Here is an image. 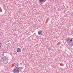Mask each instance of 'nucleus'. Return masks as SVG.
<instances>
[{
    "label": "nucleus",
    "instance_id": "f257e3e1",
    "mask_svg": "<svg viewBox=\"0 0 73 73\" xmlns=\"http://www.w3.org/2000/svg\"><path fill=\"white\" fill-rule=\"evenodd\" d=\"M66 41L68 45L69 46H70L72 47L73 46V38L68 37L66 40Z\"/></svg>",
    "mask_w": 73,
    "mask_h": 73
},
{
    "label": "nucleus",
    "instance_id": "f03ea898",
    "mask_svg": "<svg viewBox=\"0 0 73 73\" xmlns=\"http://www.w3.org/2000/svg\"><path fill=\"white\" fill-rule=\"evenodd\" d=\"M18 68L17 67H15L13 70V72L14 73L16 72L17 73H19V70H20V71H21V69H23V67H18Z\"/></svg>",
    "mask_w": 73,
    "mask_h": 73
},
{
    "label": "nucleus",
    "instance_id": "7ed1b4c3",
    "mask_svg": "<svg viewBox=\"0 0 73 73\" xmlns=\"http://www.w3.org/2000/svg\"><path fill=\"white\" fill-rule=\"evenodd\" d=\"M1 61L3 63L7 64L8 63V59L6 57H2L1 59Z\"/></svg>",
    "mask_w": 73,
    "mask_h": 73
},
{
    "label": "nucleus",
    "instance_id": "20e7f679",
    "mask_svg": "<svg viewBox=\"0 0 73 73\" xmlns=\"http://www.w3.org/2000/svg\"><path fill=\"white\" fill-rule=\"evenodd\" d=\"M17 52H21V49L20 48H17Z\"/></svg>",
    "mask_w": 73,
    "mask_h": 73
},
{
    "label": "nucleus",
    "instance_id": "39448f33",
    "mask_svg": "<svg viewBox=\"0 0 73 73\" xmlns=\"http://www.w3.org/2000/svg\"><path fill=\"white\" fill-rule=\"evenodd\" d=\"M39 1L40 3H44L46 1V0H39Z\"/></svg>",
    "mask_w": 73,
    "mask_h": 73
},
{
    "label": "nucleus",
    "instance_id": "423d86ee",
    "mask_svg": "<svg viewBox=\"0 0 73 73\" xmlns=\"http://www.w3.org/2000/svg\"><path fill=\"white\" fill-rule=\"evenodd\" d=\"M38 35H42V32L41 31H39L38 32Z\"/></svg>",
    "mask_w": 73,
    "mask_h": 73
},
{
    "label": "nucleus",
    "instance_id": "0eeeda50",
    "mask_svg": "<svg viewBox=\"0 0 73 73\" xmlns=\"http://www.w3.org/2000/svg\"><path fill=\"white\" fill-rule=\"evenodd\" d=\"M19 65V64H18L17 63V64L15 65V67H17V68H18V66Z\"/></svg>",
    "mask_w": 73,
    "mask_h": 73
},
{
    "label": "nucleus",
    "instance_id": "6e6552de",
    "mask_svg": "<svg viewBox=\"0 0 73 73\" xmlns=\"http://www.w3.org/2000/svg\"><path fill=\"white\" fill-rule=\"evenodd\" d=\"M1 56H4V53H3V52H2V53H1Z\"/></svg>",
    "mask_w": 73,
    "mask_h": 73
},
{
    "label": "nucleus",
    "instance_id": "1a4fd4ad",
    "mask_svg": "<svg viewBox=\"0 0 73 73\" xmlns=\"http://www.w3.org/2000/svg\"><path fill=\"white\" fill-rule=\"evenodd\" d=\"M1 44L0 43V47H1Z\"/></svg>",
    "mask_w": 73,
    "mask_h": 73
},
{
    "label": "nucleus",
    "instance_id": "9d476101",
    "mask_svg": "<svg viewBox=\"0 0 73 73\" xmlns=\"http://www.w3.org/2000/svg\"><path fill=\"white\" fill-rule=\"evenodd\" d=\"M3 23L4 24V23H5V22H3Z\"/></svg>",
    "mask_w": 73,
    "mask_h": 73
},
{
    "label": "nucleus",
    "instance_id": "9b49d317",
    "mask_svg": "<svg viewBox=\"0 0 73 73\" xmlns=\"http://www.w3.org/2000/svg\"><path fill=\"white\" fill-rule=\"evenodd\" d=\"M48 49H50V48H48Z\"/></svg>",
    "mask_w": 73,
    "mask_h": 73
},
{
    "label": "nucleus",
    "instance_id": "f8f14e48",
    "mask_svg": "<svg viewBox=\"0 0 73 73\" xmlns=\"http://www.w3.org/2000/svg\"><path fill=\"white\" fill-rule=\"evenodd\" d=\"M21 65L22 64L20 63Z\"/></svg>",
    "mask_w": 73,
    "mask_h": 73
}]
</instances>
